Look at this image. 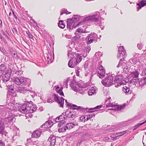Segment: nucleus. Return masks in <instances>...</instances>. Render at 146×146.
Returning a JSON list of instances; mask_svg holds the SVG:
<instances>
[{
	"mask_svg": "<svg viewBox=\"0 0 146 146\" xmlns=\"http://www.w3.org/2000/svg\"><path fill=\"white\" fill-rule=\"evenodd\" d=\"M114 77V76H110L105 78L102 81V84L105 86L109 87L119 82V80H120V79L119 78V76H115L114 80L113 81Z\"/></svg>",
	"mask_w": 146,
	"mask_h": 146,
	"instance_id": "obj_1",
	"label": "nucleus"
},
{
	"mask_svg": "<svg viewBox=\"0 0 146 146\" xmlns=\"http://www.w3.org/2000/svg\"><path fill=\"white\" fill-rule=\"evenodd\" d=\"M67 54L68 57L69 58L74 59L75 62L78 64L82 60V58L80 54L78 53H74L72 52V49L70 47L67 48Z\"/></svg>",
	"mask_w": 146,
	"mask_h": 146,
	"instance_id": "obj_2",
	"label": "nucleus"
},
{
	"mask_svg": "<svg viewBox=\"0 0 146 146\" xmlns=\"http://www.w3.org/2000/svg\"><path fill=\"white\" fill-rule=\"evenodd\" d=\"M27 102H26L23 105H20L17 107V110L22 113H29L30 108L29 106H31V105L29 106Z\"/></svg>",
	"mask_w": 146,
	"mask_h": 146,
	"instance_id": "obj_3",
	"label": "nucleus"
},
{
	"mask_svg": "<svg viewBox=\"0 0 146 146\" xmlns=\"http://www.w3.org/2000/svg\"><path fill=\"white\" fill-rule=\"evenodd\" d=\"M79 25L78 23L76 24L73 20V19L71 18H69L67 19V28L70 30H72L74 28H75L76 26Z\"/></svg>",
	"mask_w": 146,
	"mask_h": 146,
	"instance_id": "obj_4",
	"label": "nucleus"
},
{
	"mask_svg": "<svg viewBox=\"0 0 146 146\" xmlns=\"http://www.w3.org/2000/svg\"><path fill=\"white\" fill-rule=\"evenodd\" d=\"M11 72V69H9L7 70L5 74L4 75L2 78V79L3 82L6 83L9 80Z\"/></svg>",
	"mask_w": 146,
	"mask_h": 146,
	"instance_id": "obj_5",
	"label": "nucleus"
},
{
	"mask_svg": "<svg viewBox=\"0 0 146 146\" xmlns=\"http://www.w3.org/2000/svg\"><path fill=\"white\" fill-rule=\"evenodd\" d=\"M66 122L64 121L63 122L60 121L58 124V126L59 127L58 131L59 133L63 132L66 131L67 129L65 125Z\"/></svg>",
	"mask_w": 146,
	"mask_h": 146,
	"instance_id": "obj_6",
	"label": "nucleus"
},
{
	"mask_svg": "<svg viewBox=\"0 0 146 146\" xmlns=\"http://www.w3.org/2000/svg\"><path fill=\"white\" fill-rule=\"evenodd\" d=\"M97 35L95 33H92L86 38V40L87 41L88 44H90L93 40H95L96 38Z\"/></svg>",
	"mask_w": 146,
	"mask_h": 146,
	"instance_id": "obj_7",
	"label": "nucleus"
},
{
	"mask_svg": "<svg viewBox=\"0 0 146 146\" xmlns=\"http://www.w3.org/2000/svg\"><path fill=\"white\" fill-rule=\"evenodd\" d=\"M126 56V50L124 48L123 46H122L119 47L118 48L117 57H120L121 56H124V57L125 58Z\"/></svg>",
	"mask_w": 146,
	"mask_h": 146,
	"instance_id": "obj_8",
	"label": "nucleus"
},
{
	"mask_svg": "<svg viewBox=\"0 0 146 146\" xmlns=\"http://www.w3.org/2000/svg\"><path fill=\"white\" fill-rule=\"evenodd\" d=\"M55 96V102H57L60 105V107L62 108H63L64 101L65 99L62 97H60L58 95Z\"/></svg>",
	"mask_w": 146,
	"mask_h": 146,
	"instance_id": "obj_9",
	"label": "nucleus"
},
{
	"mask_svg": "<svg viewBox=\"0 0 146 146\" xmlns=\"http://www.w3.org/2000/svg\"><path fill=\"white\" fill-rule=\"evenodd\" d=\"M74 111H70L69 109L67 110L65 113V116L68 118H73L76 116V113H74Z\"/></svg>",
	"mask_w": 146,
	"mask_h": 146,
	"instance_id": "obj_10",
	"label": "nucleus"
},
{
	"mask_svg": "<svg viewBox=\"0 0 146 146\" xmlns=\"http://www.w3.org/2000/svg\"><path fill=\"white\" fill-rule=\"evenodd\" d=\"M71 108L72 110H77L81 112H85V111H87V108H84L81 106H78L76 105L72 104V105Z\"/></svg>",
	"mask_w": 146,
	"mask_h": 146,
	"instance_id": "obj_11",
	"label": "nucleus"
},
{
	"mask_svg": "<svg viewBox=\"0 0 146 146\" xmlns=\"http://www.w3.org/2000/svg\"><path fill=\"white\" fill-rule=\"evenodd\" d=\"M120 80L119 82H118L117 85L115 86L116 87H118L122 84H125V83H127L129 81V79L128 78H120Z\"/></svg>",
	"mask_w": 146,
	"mask_h": 146,
	"instance_id": "obj_12",
	"label": "nucleus"
},
{
	"mask_svg": "<svg viewBox=\"0 0 146 146\" xmlns=\"http://www.w3.org/2000/svg\"><path fill=\"white\" fill-rule=\"evenodd\" d=\"M56 137L53 135H50L47 142L49 143L50 146H54L56 142Z\"/></svg>",
	"mask_w": 146,
	"mask_h": 146,
	"instance_id": "obj_13",
	"label": "nucleus"
},
{
	"mask_svg": "<svg viewBox=\"0 0 146 146\" xmlns=\"http://www.w3.org/2000/svg\"><path fill=\"white\" fill-rule=\"evenodd\" d=\"M28 105L30 104L31 106H29V108H30L29 112H33L35 111L37 109V107L36 105L33 104V102L30 101L28 102Z\"/></svg>",
	"mask_w": 146,
	"mask_h": 146,
	"instance_id": "obj_14",
	"label": "nucleus"
},
{
	"mask_svg": "<svg viewBox=\"0 0 146 146\" xmlns=\"http://www.w3.org/2000/svg\"><path fill=\"white\" fill-rule=\"evenodd\" d=\"M42 133V131L40 130L34 131L32 135V137L33 138H38Z\"/></svg>",
	"mask_w": 146,
	"mask_h": 146,
	"instance_id": "obj_15",
	"label": "nucleus"
},
{
	"mask_svg": "<svg viewBox=\"0 0 146 146\" xmlns=\"http://www.w3.org/2000/svg\"><path fill=\"white\" fill-rule=\"evenodd\" d=\"M21 84H23L25 85H27L29 86V85L31 83V80L29 79L21 77Z\"/></svg>",
	"mask_w": 146,
	"mask_h": 146,
	"instance_id": "obj_16",
	"label": "nucleus"
},
{
	"mask_svg": "<svg viewBox=\"0 0 146 146\" xmlns=\"http://www.w3.org/2000/svg\"><path fill=\"white\" fill-rule=\"evenodd\" d=\"M12 80V82L17 85H19L21 84V77L19 78L14 77Z\"/></svg>",
	"mask_w": 146,
	"mask_h": 146,
	"instance_id": "obj_17",
	"label": "nucleus"
},
{
	"mask_svg": "<svg viewBox=\"0 0 146 146\" xmlns=\"http://www.w3.org/2000/svg\"><path fill=\"white\" fill-rule=\"evenodd\" d=\"M58 95V94H54L53 95H50L48 96V98L47 100V102L48 103H52L55 101V96Z\"/></svg>",
	"mask_w": 146,
	"mask_h": 146,
	"instance_id": "obj_18",
	"label": "nucleus"
},
{
	"mask_svg": "<svg viewBox=\"0 0 146 146\" xmlns=\"http://www.w3.org/2000/svg\"><path fill=\"white\" fill-rule=\"evenodd\" d=\"M72 59L70 60L68 62V66L69 67L71 68H74L78 64L75 62L74 59L72 58Z\"/></svg>",
	"mask_w": 146,
	"mask_h": 146,
	"instance_id": "obj_19",
	"label": "nucleus"
},
{
	"mask_svg": "<svg viewBox=\"0 0 146 146\" xmlns=\"http://www.w3.org/2000/svg\"><path fill=\"white\" fill-rule=\"evenodd\" d=\"M126 62H127L125 60V58L123 57L122 59H120V60L116 67L117 68L119 67L123 68V67L122 66L124 63L126 64Z\"/></svg>",
	"mask_w": 146,
	"mask_h": 146,
	"instance_id": "obj_20",
	"label": "nucleus"
},
{
	"mask_svg": "<svg viewBox=\"0 0 146 146\" xmlns=\"http://www.w3.org/2000/svg\"><path fill=\"white\" fill-rule=\"evenodd\" d=\"M145 0H141L140 2V3H137V5L139 6V7L137 8L138 9L137 11H138L141 8L146 5V3H145Z\"/></svg>",
	"mask_w": 146,
	"mask_h": 146,
	"instance_id": "obj_21",
	"label": "nucleus"
},
{
	"mask_svg": "<svg viewBox=\"0 0 146 146\" xmlns=\"http://www.w3.org/2000/svg\"><path fill=\"white\" fill-rule=\"evenodd\" d=\"M139 84L141 87L145 86L146 84V77H144L143 78L139 79Z\"/></svg>",
	"mask_w": 146,
	"mask_h": 146,
	"instance_id": "obj_22",
	"label": "nucleus"
},
{
	"mask_svg": "<svg viewBox=\"0 0 146 146\" xmlns=\"http://www.w3.org/2000/svg\"><path fill=\"white\" fill-rule=\"evenodd\" d=\"M17 91L20 93H24L27 92H30V91L27 90L25 87H19Z\"/></svg>",
	"mask_w": 146,
	"mask_h": 146,
	"instance_id": "obj_23",
	"label": "nucleus"
},
{
	"mask_svg": "<svg viewBox=\"0 0 146 146\" xmlns=\"http://www.w3.org/2000/svg\"><path fill=\"white\" fill-rule=\"evenodd\" d=\"M97 15H94L93 16H92L90 18H86L84 19V21H91L92 20V21H98V17H97Z\"/></svg>",
	"mask_w": 146,
	"mask_h": 146,
	"instance_id": "obj_24",
	"label": "nucleus"
},
{
	"mask_svg": "<svg viewBox=\"0 0 146 146\" xmlns=\"http://www.w3.org/2000/svg\"><path fill=\"white\" fill-rule=\"evenodd\" d=\"M122 91L127 94H130L132 92V91L130 90L129 88L126 86L123 87Z\"/></svg>",
	"mask_w": 146,
	"mask_h": 146,
	"instance_id": "obj_25",
	"label": "nucleus"
},
{
	"mask_svg": "<svg viewBox=\"0 0 146 146\" xmlns=\"http://www.w3.org/2000/svg\"><path fill=\"white\" fill-rule=\"evenodd\" d=\"M102 107V105H100L99 106H98L94 108H90L89 109L88 108L87 111L88 112H93L95 111V110L101 108Z\"/></svg>",
	"mask_w": 146,
	"mask_h": 146,
	"instance_id": "obj_26",
	"label": "nucleus"
},
{
	"mask_svg": "<svg viewBox=\"0 0 146 146\" xmlns=\"http://www.w3.org/2000/svg\"><path fill=\"white\" fill-rule=\"evenodd\" d=\"M46 125V127L49 128L50 127L53 125V123L51 121H47L42 125V127H44V125Z\"/></svg>",
	"mask_w": 146,
	"mask_h": 146,
	"instance_id": "obj_27",
	"label": "nucleus"
},
{
	"mask_svg": "<svg viewBox=\"0 0 146 146\" xmlns=\"http://www.w3.org/2000/svg\"><path fill=\"white\" fill-rule=\"evenodd\" d=\"M15 120L14 117L11 115H9V117L6 118V120L8 121V123L13 122L15 121Z\"/></svg>",
	"mask_w": 146,
	"mask_h": 146,
	"instance_id": "obj_28",
	"label": "nucleus"
},
{
	"mask_svg": "<svg viewBox=\"0 0 146 146\" xmlns=\"http://www.w3.org/2000/svg\"><path fill=\"white\" fill-rule=\"evenodd\" d=\"M5 125L4 123L1 121L0 120V133L2 134L4 133Z\"/></svg>",
	"mask_w": 146,
	"mask_h": 146,
	"instance_id": "obj_29",
	"label": "nucleus"
},
{
	"mask_svg": "<svg viewBox=\"0 0 146 146\" xmlns=\"http://www.w3.org/2000/svg\"><path fill=\"white\" fill-rule=\"evenodd\" d=\"M15 91L14 90V89H8L7 91V96H8V95H12L13 97L16 96V95L15 93Z\"/></svg>",
	"mask_w": 146,
	"mask_h": 146,
	"instance_id": "obj_30",
	"label": "nucleus"
},
{
	"mask_svg": "<svg viewBox=\"0 0 146 146\" xmlns=\"http://www.w3.org/2000/svg\"><path fill=\"white\" fill-rule=\"evenodd\" d=\"M7 68L6 66L3 64L0 65V74H2L5 71Z\"/></svg>",
	"mask_w": 146,
	"mask_h": 146,
	"instance_id": "obj_31",
	"label": "nucleus"
},
{
	"mask_svg": "<svg viewBox=\"0 0 146 146\" xmlns=\"http://www.w3.org/2000/svg\"><path fill=\"white\" fill-rule=\"evenodd\" d=\"M66 127H65L67 129H70L72 128L75 126V124L74 123H68L65 124Z\"/></svg>",
	"mask_w": 146,
	"mask_h": 146,
	"instance_id": "obj_32",
	"label": "nucleus"
},
{
	"mask_svg": "<svg viewBox=\"0 0 146 146\" xmlns=\"http://www.w3.org/2000/svg\"><path fill=\"white\" fill-rule=\"evenodd\" d=\"M105 70H99L98 71V76H99L100 78H103L105 76Z\"/></svg>",
	"mask_w": 146,
	"mask_h": 146,
	"instance_id": "obj_33",
	"label": "nucleus"
},
{
	"mask_svg": "<svg viewBox=\"0 0 146 146\" xmlns=\"http://www.w3.org/2000/svg\"><path fill=\"white\" fill-rule=\"evenodd\" d=\"M80 18V16L78 15H74V17H73L71 19H73V21L76 24L77 22L79 21Z\"/></svg>",
	"mask_w": 146,
	"mask_h": 146,
	"instance_id": "obj_34",
	"label": "nucleus"
},
{
	"mask_svg": "<svg viewBox=\"0 0 146 146\" xmlns=\"http://www.w3.org/2000/svg\"><path fill=\"white\" fill-rule=\"evenodd\" d=\"M125 104H124L123 105L119 106H118L116 105L115 106V110H120L123 109L125 108Z\"/></svg>",
	"mask_w": 146,
	"mask_h": 146,
	"instance_id": "obj_35",
	"label": "nucleus"
},
{
	"mask_svg": "<svg viewBox=\"0 0 146 146\" xmlns=\"http://www.w3.org/2000/svg\"><path fill=\"white\" fill-rule=\"evenodd\" d=\"M96 90H95L94 87H92L90 90H89L88 92V94L89 95L92 96L95 93Z\"/></svg>",
	"mask_w": 146,
	"mask_h": 146,
	"instance_id": "obj_36",
	"label": "nucleus"
},
{
	"mask_svg": "<svg viewBox=\"0 0 146 146\" xmlns=\"http://www.w3.org/2000/svg\"><path fill=\"white\" fill-rule=\"evenodd\" d=\"M139 74L138 72L136 71L131 72V76L133 78H136L138 77Z\"/></svg>",
	"mask_w": 146,
	"mask_h": 146,
	"instance_id": "obj_37",
	"label": "nucleus"
},
{
	"mask_svg": "<svg viewBox=\"0 0 146 146\" xmlns=\"http://www.w3.org/2000/svg\"><path fill=\"white\" fill-rule=\"evenodd\" d=\"M58 117L59 118L60 120V122L61 121L63 122L64 121V120L66 119L65 115H64V113H62L61 115L58 116Z\"/></svg>",
	"mask_w": 146,
	"mask_h": 146,
	"instance_id": "obj_38",
	"label": "nucleus"
},
{
	"mask_svg": "<svg viewBox=\"0 0 146 146\" xmlns=\"http://www.w3.org/2000/svg\"><path fill=\"white\" fill-rule=\"evenodd\" d=\"M139 79H133L130 80V82L133 84L136 85L139 82Z\"/></svg>",
	"mask_w": 146,
	"mask_h": 146,
	"instance_id": "obj_39",
	"label": "nucleus"
},
{
	"mask_svg": "<svg viewBox=\"0 0 146 146\" xmlns=\"http://www.w3.org/2000/svg\"><path fill=\"white\" fill-rule=\"evenodd\" d=\"M63 21L62 20L60 21L58 23L59 27L62 29H63L65 27V25L63 23Z\"/></svg>",
	"mask_w": 146,
	"mask_h": 146,
	"instance_id": "obj_40",
	"label": "nucleus"
},
{
	"mask_svg": "<svg viewBox=\"0 0 146 146\" xmlns=\"http://www.w3.org/2000/svg\"><path fill=\"white\" fill-rule=\"evenodd\" d=\"M46 58L47 59L46 60V61H47L48 63H51V56L50 54H46Z\"/></svg>",
	"mask_w": 146,
	"mask_h": 146,
	"instance_id": "obj_41",
	"label": "nucleus"
},
{
	"mask_svg": "<svg viewBox=\"0 0 146 146\" xmlns=\"http://www.w3.org/2000/svg\"><path fill=\"white\" fill-rule=\"evenodd\" d=\"M0 50L3 54L5 55H7L8 54V52L3 47H0Z\"/></svg>",
	"mask_w": 146,
	"mask_h": 146,
	"instance_id": "obj_42",
	"label": "nucleus"
},
{
	"mask_svg": "<svg viewBox=\"0 0 146 146\" xmlns=\"http://www.w3.org/2000/svg\"><path fill=\"white\" fill-rule=\"evenodd\" d=\"M70 86L72 90L74 91L77 92L78 91V88L76 87L75 86L74 84H70Z\"/></svg>",
	"mask_w": 146,
	"mask_h": 146,
	"instance_id": "obj_43",
	"label": "nucleus"
},
{
	"mask_svg": "<svg viewBox=\"0 0 146 146\" xmlns=\"http://www.w3.org/2000/svg\"><path fill=\"white\" fill-rule=\"evenodd\" d=\"M90 49L91 48L89 46H87L86 47L84 52L85 53H86V54L89 53Z\"/></svg>",
	"mask_w": 146,
	"mask_h": 146,
	"instance_id": "obj_44",
	"label": "nucleus"
},
{
	"mask_svg": "<svg viewBox=\"0 0 146 146\" xmlns=\"http://www.w3.org/2000/svg\"><path fill=\"white\" fill-rule=\"evenodd\" d=\"M129 61L131 63H136L137 61V59L136 58H133L129 59Z\"/></svg>",
	"mask_w": 146,
	"mask_h": 146,
	"instance_id": "obj_45",
	"label": "nucleus"
},
{
	"mask_svg": "<svg viewBox=\"0 0 146 146\" xmlns=\"http://www.w3.org/2000/svg\"><path fill=\"white\" fill-rule=\"evenodd\" d=\"M26 33L28 35V37L30 38H33V35L29 31V30L27 31H26Z\"/></svg>",
	"mask_w": 146,
	"mask_h": 146,
	"instance_id": "obj_46",
	"label": "nucleus"
},
{
	"mask_svg": "<svg viewBox=\"0 0 146 146\" xmlns=\"http://www.w3.org/2000/svg\"><path fill=\"white\" fill-rule=\"evenodd\" d=\"M116 106L113 103H109L108 104L106 105V107H112L115 108V106Z\"/></svg>",
	"mask_w": 146,
	"mask_h": 146,
	"instance_id": "obj_47",
	"label": "nucleus"
},
{
	"mask_svg": "<svg viewBox=\"0 0 146 146\" xmlns=\"http://www.w3.org/2000/svg\"><path fill=\"white\" fill-rule=\"evenodd\" d=\"M12 31L14 34H18V31L15 27L13 28L12 29Z\"/></svg>",
	"mask_w": 146,
	"mask_h": 146,
	"instance_id": "obj_48",
	"label": "nucleus"
},
{
	"mask_svg": "<svg viewBox=\"0 0 146 146\" xmlns=\"http://www.w3.org/2000/svg\"><path fill=\"white\" fill-rule=\"evenodd\" d=\"M77 32L79 33H85V31H84L82 29L80 28H78L77 30Z\"/></svg>",
	"mask_w": 146,
	"mask_h": 146,
	"instance_id": "obj_49",
	"label": "nucleus"
},
{
	"mask_svg": "<svg viewBox=\"0 0 146 146\" xmlns=\"http://www.w3.org/2000/svg\"><path fill=\"white\" fill-rule=\"evenodd\" d=\"M66 10L65 9H62L61 10V12L60 13V15H62L64 13H66L67 14H69L70 13H68L66 12Z\"/></svg>",
	"mask_w": 146,
	"mask_h": 146,
	"instance_id": "obj_50",
	"label": "nucleus"
},
{
	"mask_svg": "<svg viewBox=\"0 0 146 146\" xmlns=\"http://www.w3.org/2000/svg\"><path fill=\"white\" fill-rule=\"evenodd\" d=\"M143 45L141 43H138L137 45V47L139 49L141 50L143 48Z\"/></svg>",
	"mask_w": 146,
	"mask_h": 146,
	"instance_id": "obj_51",
	"label": "nucleus"
},
{
	"mask_svg": "<svg viewBox=\"0 0 146 146\" xmlns=\"http://www.w3.org/2000/svg\"><path fill=\"white\" fill-rule=\"evenodd\" d=\"M88 62L86 61L85 62L84 64V67L85 69H87L88 67Z\"/></svg>",
	"mask_w": 146,
	"mask_h": 146,
	"instance_id": "obj_52",
	"label": "nucleus"
},
{
	"mask_svg": "<svg viewBox=\"0 0 146 146\" xmlns=\"http://www.w3.org/2000/svg\"><path fill=\"white\" fill-rule=\"evenodd\" d=\"M65 102H66V106L71 108L72 106L69 103V102H67V101L66 100H65Z\"/></svg>",
	"mask_w": 146,
	"mask_h": 146,
	"instance_id": "obj_53",
	"label": "nucleus"
},
{
	"mask_svg": "<svg viewBox=\"0 0 146 146\" xmlns=\"http://www.w3.org/2000/svg\"><path fill=\"white\" fill-rule=\"evenodd\" d=\"M143 123H139L137 124V125L135 126L134 127H135V128L133 129V130H135L136 129H137L138 127H139L141 125H143Z\"/></svg>",
	"mask_w": 146,
	"mask_h": 146,
	"instance_id": "obj_54",
	"label": "nucleus"
},
{
	"mask_svg": "<svg viewBox=\"0 0 146 146\" xmlns=\"http://www.w3.org/2000/svg\"><path fill=\"white\" fill-rule=\"evenodd\" d=\"M44 125V127H42V125L40 127L39 129L42 131V130H44L45 129L48 128L46 127V125Z\"/></svg>",
	"mask_w": 146,
	"mask_h": 146,
	"instance_id": "obj_55",
	"label": "nucleus"
},
{
	"mask_svg": "<svg viewBox=\"0 0 146 146\" xmlns=\"http://www.w3.org/2000/svg\"><path fill=\"white\" fill-rule=\"evenodd\" d=\"M1 32L2 33L3 35L7 39H9V38L7 35L5 34V32L3 31V29H1Z\"/></svg>",
	"mask_w": 146,
	"mask_h": 146,
	"instance_id": "obj_56",
	"label": "nucleus"
},
{
	"mask_svg": "<svg viewBox=\"0 0 146 146\" xmlns=\"http://www.w3.org/2000/svg\"><path fill=\"white\" fill-rule=\"evenodd\" d=\"M99 70H105L104 67H103L102 65H100L99 66Z\"/></svg>",
	"mask_w": 146,
	"mask_h": 146,
	"instance_id": "obj_57",
	"label": "nucleus"
},
{
	"mask_svg": "<svg viewBox=\"0 0 146 146\" xmlns=\"http://www.w3.org/2000/svg\"><path fill=\"white\" fill-rule=\"evenodd\" d=\"M57 93L59 94L60 96H64V93L62 91H61V90H59V92Z\"/></svg>",
	"mask_w": 146,
	"mask_h": 146,
	"instance_id": "obj_58",
	"label": "nucleus"
},
{
	"mask_svg": "<svg viewBox=\"0 0 146 146\" xmlns=\"http://www.w3.org/2000/svg\"><path fill=\"white\" fill-rule=\"evenodd\" d=\"M5 144L2 140H0V146H5Z\"/></svg>",
	"mask_w": 146,
	"mask_h": 146,
	"instance_id": "obj_59",
	"label": "nucleus"
},
{
	"mask_svg": "<svg viewBox=\"0 0 146 146\" xmlns=\"http://www.w3.org/2000/svg\"><path fill=\"white\" fill-rule=\"evenodd\" d=\"M12 13L13 14V16H14V17L15 18V19L16 20H17V17L16 16V15L15 14L14 11L13 10H12Z\"/></svg>",
	"mask_w": 146,
	"mask_h": 146,
	"instance_id": "obj_60",
	"label": "nucleus"
},
{
	"mask_svg": "<svg viewBox=\"0 0 146 146\" xmlns=\"http://www.w3.org/2000/svg\"><path fill=\"white\" fill-rule=\"evenodd\" d=\"M123 70L124 71H125L126 72L128 71V68L127 67V66L126 67H124V68Z\"/></svg>",
	"mask_w": 146,
	"mask_h": 146,
	"instance_id": "obj_61",
	"label": "nucleus"
},
{
	"mask_svg": "<svg viewBox=\"0 0 146 146\" xmlns=\"http://www.w3.org/2000/svg\"><path fill=\"white\" fill-rule=\"evenodd\" d=\"M60 118L59 117H57L56 119L55 120V121L56 122H60Z\"/></svg>",
	"mask_w": 146,
	"mask_h": 146,
	"instance_id": "obj_62",
	"label": "nucleus"
},
{
	"mask_svg": "<svg viewBox=\"0 0 146 146\" xmlns=\"http://www.w3.org/2000/svg\"><path fill=\"white\" fill-rule=\"evenodd\" d=\"M67 83H68V80H66V81H64V82L63 84L64 86H68Z\"/></svg>",
	"mask_w": 146,
	"mask_h": 146,
	"instance_id": "obj_63",
	"label": "nucleus"
},
{
	"mask_svg": "<svg viewBox=\"0 0 146 146\" xmlns=\"http://www.w3.org/2000/svg\"><path fill=\"white\" fill-rule=\"evenodd\" d=\"M82 142V141H80L78 142L77 144V146H80Z\"/></svg>",
	"mask_w": 146,
	"mask_h": 146,
	"instance_id": "obj_64",
	"label": "nucleus"
}]
</instances>
